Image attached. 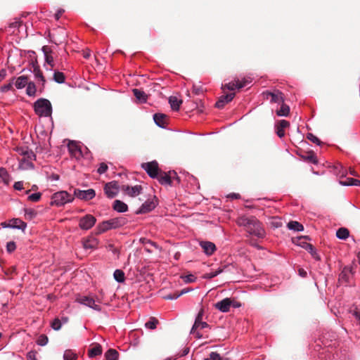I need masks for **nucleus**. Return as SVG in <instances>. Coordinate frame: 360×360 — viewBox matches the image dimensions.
<instances>
[{"label":"nucleus","mask_w":360,"mask_h":360,"mask_svg":"<svg viewBox=\"0 0 360 360\" xmlns=\"http://www.w3.org/2000/svg\"><path fill=\"white\" fill-rule=\"evenodd\" d=\"M75 200L73 195L66 191H60L54 193L51 198L50 205L58 207H63L68 203H71Z\"/></svg>","instance_id":"f257e3e1"},{"label":"nucleus","mask_w":360,"mask_h":360,"mask_svg":"<svg viewBox=\"0 0 360 360\" xmlns=\"http://www.w3.org/2000/svg\"><path fill=\"white\" fill-rule=\"evenodd\" d=\"M35 113L39 117H51L52 114V105L46 98H39L33 105Z\"/></svg>","instance_id":"f03ea898"},{"label":"nucleus","mask_w":360,"mask_h":360,"mask_svg":"<svg viewBox=\"0 0 360 360\" xmlns=\"http://www.w3.org/2000/svg\"><path fill=\"white\" fill-rule=\"evenodd\" d=\"M252 79L250 76L245 77L241 80L238 78L235 79L233 81L222 84L221 88L223 89H226L229 91H233L236 89H240L250 84L252 82Z\"/></svg>","instance_id":"7ed1b4c3"},{"label":"nucleus","mask_w":360,"mask_h":360,"mask_svg":"<svg viewBox=\"0 0 360 360\" xmlns=\"http://www.w3.org/2000/svg\"><path fill=\"white\" fill-rule=\"evenodd\" d=\"M245 229L250 234L258 238H263L265 234L264 230L262 228L260 223L256 218L252 220L250 226H247Z\"/></svg>","instance_id":"20e7f679"},{"label":"nucleus","mask_w":360,"mask_h":360,"mask_svg":"<svg viewBox=\"0 0 360 360\" xmlns=\"http://www.w3.org/2000/svg\"><path fill=\"white\" fill-rule=\"evenodd\" d=\"M141 167L146 172L148 176L153 179L158 177V163L153 160L152 162L143 163Z\"/></svg>","instance_id":"39448f33"},{"label":"nucleus","mask_w":360,"mask_h":360,"mask_svg":"<svg viewBox=\"0 0 360 360\" xmlns=\"http://www.w3.org/2000/svg\"><path fill=\"white\" fill-rule=\"evenodd\" d=\"M96 219L91 214H86L79 219V226L82 230H89L96 224Z\"/></svg>","instance_id":"423d86ee"},{"label":"nucleus","mask_w":360,"mask_h":360,"mask_svg":"<svg viewBox=\"0 0 360 360\" xmlns=\"http://www.w3.org/2000/svg\"><path fill=\"white\" fill-rule=\"evenodd\" d=\"M76 301L82 305L93 309L95 311H101V307L98 304H96L95 300L92 297L88 296H79L77 297Z\"/></svg>","instance_id":"0eeeda50"},{"label":"nucleus","mask_w":360,"mask_h":360,"mask_svg":"<svg viewBox=\"0 0 360 360\" xmlns=\"http://www.w3.org/2000/svg\"><path fill=\"white\" fill-rule=\"evenodd\" d=\"M73 195L80 200H89L95 197L96 192L92 188L88 190L75 189Z\"/></svg>","instance_id":"6e6552de"},{"label":"nucleus","mask_w":360,"mask_h":360,"mask_svg":"<svg viewBox=\"0 0 360 360\" xmlns=\"http://www.w3.org/2000/svg\"><path fill=\"white\" fill-rule=\"evenodd\" d=\"M104 192L108 198H115L119 192V186L117 182L112 181L107 183L104 186Z\"/></svg>","instance_id":"1a4fd4ad"},{"label":"nucleus","mask_w":360,"mask_h":360,"mask_svg":"<svg viewBox=\"0 0 360 360\" xmlns=\"http://www.w3.org/2000/svg\"><path fill=\"white\" fill-rule=\"evenodd\" d=\"M41 51L44 53V59L46 62L44 66L46 67V70H51L52 68L54 67L53 58L51 56L52 50L49 46H44L41 48Z\"/></svg>","instance_id":"9d476101"},{"label":"nucleus","mask_w":360,"mask_h":360,"mask_svg":"<svg viewBox=\"0 0 360 360\" xmlns=\"http://www.w3.org/2000/svg\"><path fill=\"white\" fill-rule=\"evenodd\" d=\"M68 149L70 155L76 160H79L82 157V151L79 145L73 141H69Z\"/></svg>","instance_id":"9b49d317"},{"label":"nucleus","mask_w":360,"mask_h":360,"mask_svg":"<svg viewBox=\"0 0 360 360\" xmlns=\"http://www.w3.org/2000/svg\"><path fill=\"white\" fill-rule=\"evenodd\" d=\"M264 95L266 96V98H269V97H270L271 103L281 104V103L284 102L283 94L281 91L278 90H276L274 92L266 91L264 92Z\"/></svg>","instance_id":"f8f14e48"},{"label":"nucleus","mask_w":360,"mask_h":360,"mask_svg":"<svg viewBox=\"0 0 360 360\" xmlns=\"http://www.w3.org/2000/svg\"><path fill=\"white\" fill-rule=\"evenodd\" d=\"M231 298L226 297L222 300L217 302L214 304V307L215 309L221 312L226 313L230 311L231 309Z\"/></svg>","instance_id":"ddd939ff"},{"label":"nucleus","mask_w":360,"mask_h":360,"mask_svg":"<svg viewBox=\"0 0 360 360\" xmlns=\"http://www.w3.org/2000/svg\"><path fill=\"white\" fill-rule=\"evenodd\" d=\"M112 229H116L124 226L128 222V219L124 217H118L108 219Z\"/></svg>","instance_id":"4468645a"},{"label":"nucleus","mask_w":360,"mask_h":360,"mask_svg":"<svg viewBox=\"0 0 360 360\" xmlns=\"http://www.w3.org/2000/svg\"><path fill=\"white\" fill-rule=\"evenodd\" d=\"M122 190L128 195L135 197L141 193L142 186L141 185H136L134 186H123Z\"/></svg>","instance_id":"2eb2a0df"},{"label":"nucleus","mask_w":360,"mask_h":360,"mask_svg":"<svg viewBox=\"0 0 360 360\" xmlns=\"http://www.w3.org/2000/svg\"><path fill=\"white\" fill-rule=\"evenodd\" d=\"M155 123L160 128L165 129L167 125V117L165 114L155 113L153 115Z\"/></svg>","instance_id":"dca6fc26"},{"label":"nucleus","mask_w":360,"mask_h":360,"mask_svg":"<svg viewBox=\"0 0 360 360\" xmlns=\"http://www.w3.org/2000/svg\"><path fill=\"white\" fill-rule=\"evenodd\" d=\"M200 245L207 255H212L216 250L215 245L210 241H201Z\"/></svg>","instance_id":"f3484780"},{"label":"nucleus","mask_w":360,"mask_h":360,"mask_svg":"<svg viewBox=\"0 0 360 360\" xmlns=\"http://www.w3.org/2000/svg\"><path fill=\"white\" fill-rule=\"evenodd\" d=\"M99 241L97 238L89 237L83 242V247L86 250H94L98 246Z\"/></svg>","instance_id":"a211bd4d"},{"label":"nucleus","mask_w":360,"mask_h":360,"mask_svg":"<svg viewBox=\"0 0 360 360\" xmlns=\"http://www.w3.org/2000/svg\"><path fill=\"white\" fill-rule=\"evenodd\" d=\"M289 126V122L285 120H280L276 124V133L278 137L282 138L285 136L284 129Z\"/></svg>","instance_id":"6ab92c4d"},{"label":"nucleus","mask_w":360,"mask_h":360,"mask_svg":"<svg viewBox=\"0 0 360 360\" xmlns=\"http://www.w3.org/2000/svg\"><path fill=\"white\" fill-rule=\"evenodd\" d=\"M8 226H11V229L24 231L27 227V224L20 219L15 218L9 221Z\"/></svg>","instance_id":"aec40b11"},{"label":"nucleus","mask_w":360,"mask_h":360,"mask_svg":"<svg viewBox=\"0 0 360 360\" xmlns=\"http://www.w3.org/2000/svg\"><path fill=\"white\" fill-rule=\"evenodd\" d=\"M209 325L205 321H199L196 325V322H194V324L191 328V333L195 334V336L198 339H200L202 338V335L199 332H195V330L198 328L203 329L208 327Z\"/></svg>","instance_id":"412c9836"},{"label":"nucleus","mask_w":360,"mask_h":360,"mask_svg":"<svg viewBox=\"0 0 360 360\" xmlns=\"http://www.w3.org/2000/svg\"><path fill=\"white\" fill-rule=\"evenodd\" d=\"M111 229H112L110 227L108 220L103 221L97 225L96 229V234L100 235Z\"/></svg>","instance_id":"4be33fe9"},{"label":"nucleus","mask_w":360,"mask_h":360,"mask_svg":"<svg viewBox=\"0 0 360 360\" xmlns=\"http://www.w3.org/2000/svg\"><path fill=\"white\" fill-rule=\"evenodd\" d=\"M156 205L153 200H146L142 204L139 209V213H146L153 210L155 207Z\"/></svg>","instance_id":"5701e85b"},{"label":"nucleus","mask_w":360,"mask_h":360,"mask_svg":"<svg viewBox=\"0 0 360 360\" xmlns=\"http://www.w3.org/2000/svg\"><path fill=\"white\" fill-rule=\"evenodd\" d=\"M169 103L173 110L178 111L182 103V101L179 99L176 96H172L169 98Z\"/></svg>","instance_id":"b1692460"},{"label":"nucleus","mask_w":360,"mask_h":360,"mask_svg":"<svg viewBox=\"0 0 360 360\" xmlns=\"http://www.w3.org/2000/svg\"><path fill=\"white\" fill-rule=\"evenodd\" d=\"M113 209L118 212H125L127 211L128 207L124 202L116 200L113 202Z\"/></svg>","instance_id":"393cba45"},{"label":"nucleus","mask_w":360,"mask_h":360,"mask_svg":"<svg viewBox=\"0 0 360 360\" xmlns=\"http://www.w3.org/2000/svg\"><path fill=\"white\" fill-rule=\"evenodd\" d=\"M102 354V347L100 344H95L94 346L89 350L88 356L89 358H94Z\"/></svg>","instance_id":"a878e982"},{"label":"nucleus","mask_w":360,"mask_h":360,"mask_svg":"<svg viewBox=\"0 0 360 360\" xmlns=\"http://www.w3.org/2000/svg\"><path fill=\"white\" fill-rule=\"evenodd\" d=\"M28 83V78L27 76L22 75L18 77L15 82V86L18 89H22L24 87L27 86Z\"/></svg>","instance_id":"bb28decb"},{"label":"nucleus","mask_w":360,"mask_h":360,"mask_svg":"<svg viewBox=\"0 0 360 360\" xmlns=\"http://www.w3.org/2000/svg\"><path fill=\"white\" fill-rule=\"evenodd\" d=\"M226 267H227V266H226V265H224L223 266H220L217 269H216L215 271H210L209 273L205 274L204 275L203 278H206V279L213 278L216 277L217 276H218L219 274H220L222 272H224Z\"/></svg>","instance_id":"cd10ccee"},{"label":"nucleus","mask_w":360,"mask_h":360,"mask_svg":"<svg viewBox=\"0 0 360 360\" xmlns=\"http://www.w3.org/2000/svg\"><path fill=\"white\" fill-rule=\"evenodd\" d=\"M133 93L136 98L140 102V103H146L147 101V95L146 93L143 91H141L138 89H134Z\"/></svg>","instance_id":"c85d7f7f"},{"label":"nucleus","mask_w":360,"mask_h":360,"mask_svg":"<svg viewBox=\"0 0 360 360\" xmlns=\"http://www.w3.org/2000/svg\"><path fill=\"white\" fill-rule=\"evenodd\" d=\"M255 217H246L245 216L240 217L237 219V224L240 226H244L246 228L247 226H250V223L252 221V220Z\"/></svg>","instance_id":"c756f323"},{"label":"nucleus","mask_w":360,"mask_h":360,"mask_svg":"<svg viewBox=\"0 0 360 360\" xmlns=\"http://www.w3.org/2000/svg\"><path fill=\"white\" fill-rule=\"evenodd\" d=\"M351 274L352 269L349 267H345L339 275V280L347 283Z\"/></svg>","instance_id":"7c9ffc66"},{"label":"nucleus","mask_w":360,"mask_h":360,"mask_svg":"<svg viewBox=\"0 0 360 360\" xmlns=\"http://www.w3.org/2000/svg\"><path fill=\"white\" fill-rule=\"evenodd\" d=\"M105 357L106 360H118L119 353L116 349H109L105 353Z\"/></svg>","instance_id":"2f4dec72"},{"label":"nucleus","mask_w":360,"mask_h":360,"mask_svg":"<svg viewBox=\"0 0 360 360\" xmlns=\"http://www.w3.org/2000/svg\"><path fill=\"white\" fill-rule=\"evenodd\" d=\"M33 73L34 75L35 78L39 79L44 86L46 80L38 65H33Z\"/></svg>","instance_id":"473e14b6"},{"label":"nucleus","mask_w":360,"mask_h":360,"mask_svg":"<svg viewBox=\"0 0 360 360\" xmlns=\"http://www.w3.org/2000/svg\"><path fill=\"white\" fill-rule=\"evenodd\" d=\"M287 226L290 230L295 231H302L304 230V226L296 221H291L288 222Z\"/></svg>","instance_id":"72a5a7b5"},{"label":"nucleus","mask_w":360,"mask_h":360,"mask_svg":"<svg viewBox=\"0 0 360 360\" xmlns=\"http://www.w3.org/2000/svg\"><path fill=\"white\" fill-rule=\"evenodd\" d=\"M340 184L345 186H360V180L354 178H348L346 181H340Z\"/></svg>","instance_id":"f704fd0d"},{"label":"nucleus","mask_w":360,"mask_h":360,"mask_svg":"<svg viewBox=\"0 0 360 360\" xmlns=\"http://www.w3.org/2000/svg\"><path fill=\"white\" fill-rule=\"evenodd\" d=\"M281 105L280 109L277 110V115L280 117H287L290 112L289 106L285 104L284 102L281 103Z\"/></svg>","instance_id":"c9c22d12"},{"label":"nucleus","mask_w":360,"mask_h":360,"mask_svg":"<svg viewBox=\"0 0 360 360\" xmlns=\"http://www.w3.org/2000/svg\"><path fill=\"white\" fill-rule=\"evenodd\" d=\"M305 249L311 254V257L316 261H319L321 259V257L318 254L316 248L311 245L308 243Z\"/></svg>","instance_id":"e433bc0d"},{"label":"nucleus","mask_w":360,"mask_h":360,"mask_svg":"<svg viewBox=\"0 0 360 360\" xmlns=\"http://www.w3.org/2000/svg\"><path fill=\"white\" fill-rule=\"evenodd\" d=\"M349 236V232L346 228H340L336 231V236L338 238L341 240L347 239Z\"/></svg>","instance_id":"4c0bfd02"},{"label":"nucleus","mask_w":360,"mask_h":360,"mask_svg":"<svg viewBox=\"0 0 360 360\" xmlns=\"http://www.w3.org/2000/svg\"><path fill=\"white\" fill-rule=\"evenodd\" d=\"M26 94L29 96H34L36 94L37 89L34 82H30L27 84Z\"/></svg>","instance_id":"58836bf2"},{"label":"nucleus","mask_w":360,"mask_h":360,"mask_svg":"<svg viewBox=\"0 0 360 360\" xmlns=\"http://www.w3.org/2000/svg\"><path fill=\"white\" fill-rule=\"evenodd\" d=\"M114 278L118 283H123L125 279L124 273L120 269H116L113 274Z\"/></svg>","instance_id":"ea45409f"},{"label":"nucleus","mask_w":360,"mask_h":360,"mask_svg":"<svg viewBox=\"0 0 360 360\" xmlns=\"http://www.w3.org/2000/svg\"><path fill=\"white\" fill-rule=\"evenodd\" d=\"M53 80L58 84H63L65 82V77L61 72L55 71L53 73Z\"/></svg>","instance_id":"a19ab883"},{"label":"nucleus","mask_w":360,"mask_h":360,"mask_svg":"<svg viewBox=\"0 0 360 360\" xmlns=\"http://www.w3.org/2000/svg\"><path fill=\"white\" fill-rule=\"evenodd\" d=\"M77 358V354L70 349L65 350L63 354L64 360H76Z\"/></svg>","instance_id":"79ce46f5"},{"label":"nucleus","mask_w":360,"mask_h":360,"mask_svg":"<svg viewBox=\"0 0 360 360\" xmlns=\"http://www.w3.org/2000/svg\"><path fill=\"white\" fill-rule=\"evenodd\" d=\"M0 178L5 184H8L10 181V176L7 170L4 167H0Z\"/></svg>","instance_id":"37998d69"},{"label":"nucleus","mask_w":360,"mask_h":360,"mask_svg":"<svg viewBox=\"0 0 360 360\" xmlns=\"http://www.w3.org/2000/svg\"><path fill=\"white\" fill-rule=\"evenodd\" d=\"M159 181L161 184H171L170 176L168 173L161 174L159 176Z\"/></svg>","instance_id":"c03bdc74"},{"label":"nucleus","mask_w":360,"mask_h":360,"mask_svg":"<svg viewBox=\"0 0 360 360\" xmlns=\"http://www.w3.org/2000/svg\"><path fill=\"white\" fill-rule=\"evenodd\" d=\"M158 323V321L155 318L152 317L150 319V320L148 321H147L145 323V327L146 328L153 330L156 328Z\"/></svg>","instance_id":"a18cd8bd"},{"label":"nucleus","mask_w":360,"mask_h":360,"mask_svg":"<svg viewBox=\"0 0 360 360\" xmlns=\"http://www.w3.org/2000/svg\"><path fill=\"white\" fill-rule=\"evenodd\" d=\"M51 328L54 330H59L62 326H63V323L62 321H60V319L58 318H56L51 323Z\"/></svg>","instance_id":"49530a36"},{"label":"nucleus","mask_w":360,"mask_h":360,"mask_svg":"<svg viewBox=\"0 0 360 360\" xmlns=\"http://www.w3.org/2000/svg\"><path fill=\"white\" fill-rule=\"evenodd\" d=\"M48 342H49L48 337L46 335L43 334V335H41L38 338L37 343L38 345L45 346L47 345Z\"/></svg>","instance_id":"de8ad7c7"},{"label":"nucleus","mask_w":360,"mask_h":360,"mask_svg":"<svg viewBox=\"0 0 360 360\" xmlns=\"http://www.w3.org/2000/svg\"><path fill=\"white\" fill-rule=\"evenodd\" d=\"M41 198V193L40 192H37V193L30 194L28 196V200L32 202H38L40 200Z\"/></svg>","instance_id":"09e8293b"},{"label":"nucleus","mask_w":360,"mask_h":360,"mask_svg":"<svg viewBox=\"0 0 360 360\" xmlns=\"http://www.w3.org/2000/svg\"><path fill=\"white\" fill-rule=\"evenodd\" d=\"M25 214L29 219H32L37 215V212L34 209L27 208L25 210Z\"/></svg>","instance_id":"8fccbe9b"},{"label":"nucleus","mask_w":360,"mask_h":360,"mask_svg":"<svg viewBox=\"0 0 360 360\" xmlns=\"http://www.w3.org/2000/svg\"><path fill=\"white\" fill-rule=\"evenodd\" d=\"M16 249V244L13 241L8 242L6 244V251L8 253H12Z\"/></svg>","instance_id":"3c124183"},{"label":"nucleus","mask_w":360,"mask_h":360,"mask_svg":"<svg viewBox=\"0 0 360 360\" xmlns=\"http://www.w3.org/2000/svg\"><path fill=\"white\" fill-rule=\"evenodd\" d=\"M307 138L311 141V142H313L314 143H316V145H320L321 144V141L320 140L318 139V137H316L315 135H314L313 134L311 133H308L307 135Z\"/></svg>","instance_id":"603ef678"},{"label":"nucleus","mask_w":360,"mask_h":360,"mask_svg":"<svg viewBox=\"0 0 360 360\" xmlns=\"http://www.w3.org/2000/svg\"><path fill=\"white\" fill-rule=\"evenodd\" d=\"M182 278L186 283H193L196 281V277L193 274L182 276Z\"/></svg>","instance_id":"864d4df0"},{"label":"nucleus","mask_w":360,"mask_h":360,"mask_svg":"<svg viewBox=\"0 0 360 360\" xmlns=\"http://www.w3.org/2000/svg\"><path fill=\"white\" fill-rule=\"evenodd\" d=\"M205 360H221L220 355L216 352H212L210 354V356Z\"/></svg>","instance_id":"5fc2aeb1"},{"label":"nucleus","mask_w":360,"mask_h":360,"mask_svg":"<svg viewBox=\"0 0 360 360\" xmlns=\"http://www.w3.org/2000/svg\"><path fill=\"white\" fill-rule=\"evenodd\" d=\"M108 169V165L104 163V162H102L100 164L98 169H97V172L99 174H104Z\"/></svg>","instance_id":"6e6d98bb"},{"label":"nucleus","mask_w":360,"mask_h":360,"mask_svg":"<svg viewBox=\"0 0 360 360\" xmlns=\"http://www.w3.org/2000/svg\"><path fill=\"white\" fill-rule=\"evenodd\" d=\"M234 96H235L234 93H230L226 95L221 96V97L222 98V99H224V101H225V102L226 103H228L233 99Z\"/></svg>","instance_id":"4d7b16f0"},{"label":"nucleus","mask_w":360,"mask_h":360,"mask_svg":"<svg viewBox=\"0 0 360 360\" xmlns=\"http://www.w3.org/2000/svg\"><path fill=\"white\" fill-rule=\"evenodd\" d=\"M20 167L21 168L33 167V164L30 162L25 161L23 158L20 162Z\"/></svg>","instance_id":"13d9d810"},{"label":"nucleus","mask_w":360,"mask_h":360,"mask_svg":"<svg viewBox=\"0 0 360 360\" xmlns=\"http://www.w3.org/2000/svg\"><path fill=\"white\" fill-rule=\"evenodd\" d=\"M21 154L24 155L25 157H27L28 158H32L35 157V155L33 153V152L27 150H22Z\"/></svg>","instance_id":"bf43d9fd"},{"label":"nucleus","mask_w":360,"mask_h":360,"mask_svg":"<svg viewBox=\"0 0 360 360\" xmlns=\"http://www.w3.org/2000/svg\"><path fill=\"white\" fill-rule=\"evenodd\" d=\"M36 352L30 351L27 354V360H37L36 358Z\"/></svg>","instance_id":"052dcab7"},{"label":"nucleus","mask_w":360,"mask_h":360,"mask_svg":"<svg viewBox=\"0 0 360 360\" xmlns=\"http://www.w3.org/2000/svg\"><path fill=\"white\" fill-rule=\"evenodd\" d=\"M13 83H8L7 84H5L1 87V91L2 92H6L10 91L12 89Z\"/></svg>","instance_id":"680f3d73"},{"label":"nucleus","mask_w":360,"mask_h":360,"mask_svg":"<svg viewBox=\"0 0 360 360\" xmlns=\"http://www.w3.org/2000/svg\"><path fill=\"white\" fill-rule=\"evenodd\" d=\"M225 104H226L225 101H224V99H222V98L220 97L218 101L216 103L215 106L217 108H222L225 105Z\"/></svg>","instance_id":"e2e57ef3"},{"label":"nucleus","mask_w":360,"mask_h":360,"mask_svg":"<svg viewBox=\"0 0 360 360\" xmlns=\"http://www.w3.org/2000/svg\"><path fill=\"white\" fill-rule=\"evenodd\" d=\"M225 104H226L225 101H224V99H222V98L220 97L218 101L216 103L215 106L217 108H222L225 105Z\"/></svg>","instance_id":"0e129e2a"},{"label":"nucleus","mask_w":360,"mask_h":360,"mask_svg":"<svg viewBox=\"0 0 360 360\" xmlns=\"http://www.w3.org/2000/svg\"><path fill=\"white\" fill-rule=\"evenodd\" d=\"M225 104H226L225 101H224V99H222V98L220 97L218 101L216 103L215 106L217 108H222L225 105Z\"/></svg>","instance_id":"69168bd1"},{"label":"nucleus","mask_w":360,"mask_h":360,"mask_svg":"<svg viewBox=\"0 0 360 360\" xmlns=\"http://www.w3.org/2000/svg\"><path fill=\"white\" fill-rule=\"evenodd\" d=\"M180 297V295H179V293H174V294H169V295H167L165 297V300H176L178 299L179 297Z\"/></svg>","instance_id":"338daca9"},{"label":"nucleus","mask_w":360,"mask_h":360,"mask_svg":"<svg viewBox=\"0 0 360 360\" xmlns=\"http://www.w3.org/2000/svg\"><path fill=\"white\" fill-rule=\"evenodd\" d=\"M13 188L15 190H18V191L22 190L23 189V183H22V181H16V182H15V184L13 185Z\"/></svg>","instance_id":"774afa93"}]
</instances>
